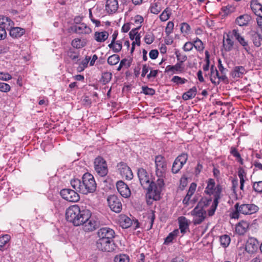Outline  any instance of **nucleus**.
I'll return each instance as SVG.
<instances>
[{"mask_svg":"<svg viewBox=\"0 0 262 262\" xmlns=\"http://www.w3.org/2000/svg\"><path fill=\"white\" fill-rule=\"evenodd\" d=\"M145 42L147 44H151L154 40L153 35L150 34H147L144 37Z\"/></svg>","mask_w":262,"mask_h":262,"instance_id":"obj_61","label":"nucleus"},{"mask_svg":"<svg viewBox=\"0 0 262 262\" xmlns=\"http://www.w3.org/2000/svg\"><path fill=\"white\" fill-rule=\"evenodd\" d=\"M161 7L158 3H154L150 7V12L152 13L157 14L161 11Z\"/></svg>","mask_w":262,"mask_h":262,"instance_id":"obj_47","label":"nucleus"},{"mask_svg":"<svg viewBox=\"0 0 262 262\" xmlns=\"http://www.w3.org/2000/svg\"><path fill=\"white\" fill-rule=\"evenodd\" d=\"M179 224V229L181 232L184 234L189 229V221L185 216H180L178 219Z\"/></svg>","mask_w":262,"mask_h":262,"instance_id":"obj_21","label":"nucleus"},{"mask_svg":"<svg viewBox=\"0 0 262 262\" xmlns=\"http://www.w3.org/2000/svg\"><path fill=\"white\" fill-rule=\"evenodd\" d=\"M246 72L245 69L242 66L235 67L232 73V76L234 78L242 77Z\"/></svg>","mask_w":262,"mask_h":262,"instance_id":"obj_28","label":"nucleus"},{"mask_svg":"<svg viewBox=\"0 0 262 262\" xmlns=\"http://www.w3.org/2000/svg\"><path fill=\"white\" fill-rule=\"evenodd\" d=\"M72 46L76 49H80L83 47L85 46L84 43L80 39L76 38L72 41Z\"/></svg>","mask_w":262,"mask_h":262,"instance_id":"obj_40","label":"nucleus"},{"mask_svg":"<svg viewBox=\"0 0 262 262\" xmlns=\"http://www.w3.org/2000/svg\"><path fill=\"white\" fill-rule=\"evenodd\" d=\"M225 35L226 36H224L223 42V49H222L223 53L224 50L225 51H229V34L226 33Z\"/></svg>","mask_w":262,"mask_h":262,"instance_id":"obj_32","label":"nucleus"},{"mask_svg":"<svg viewBox=\"0 0 262 262\" xmlns=\"http://www.w3.org/2000/svg\"><path fill=\"white\" fill-rule=\"evenodd\" d=\"M220 242L221 245L223 247H227L229 245V236L226 234L221 236L220 237Z\"/></svg>","mask_w":262,"mask_h":262,"instance_id":"obj_42","label":"nucleus"},{"mask_svg":"<svg viewBox=\"0 0 262 262\" xmlns=\"http://www.w3.org/2000/svg\"><path fill=\"white\" fill-rule=\"evenodd\" d=\"M156 174L158 178H164L167 170V163L164 158L161 156L155 157Z\"/></svg>","mask_w":262,"mask_h":262,"instance_id":"obj_6","label":"nucleus"},{"mask_svg":"<svg viewBox=\"0 0 262 262\" xmlns=\"http://www.w3.org/2000/svg\"><path fill=\"white\" fill-rule=\"evenodd\" d=\"M215 181L213 179H209L208 180L207 186L205 190V192L209 195L213 194L214 195V201L212 203L211 208L208 210L209 216H212L214 214L218 204V200L220 199V195L222 192V188L220 185L215 187Z\"/></svg>","mask_w":262,"mask_h":262,"instance_id":"obj_3","label":"nucleus"},{"mask_svg":"<svg viewBox=\"0 0 262 262\" xmlns=\"http://www.w3.org/2000/svg\"><path fill=\"white\" fill-rule=\"evenodd\" d=\"M142 89V92L145 95L152 96L155 94V90L154 89L149 88L147 86H143Z\"/></svg>","mask_w":262,"mask_h":262,"instance_id":"obj_48","label":"nucleus"},{"mask_svg":"<svg viewBox=\"0 0 262 262\" xmlns=\"http://www.w3.org/2000/svg\"><path fill=\"white\" fill-rule=\"evenodd\" d=\"M141 26H139L135 29H132L129 33V38L131 40H134L135 37L137 36V35H139V33L138 32V30L140 28Z\"/></svg>","mask_w":262,"mask_h":262,"instance_id":"obj_57","label":"nucleus"},{"mask_svg":"<svg viewBox=\"0 0 262 262\" xmlns=\"http://www.w3.org/2000/svg\"><path fill=\"white\" fill-rule=\"evenodd\" d=\"M25 29L20 27H12L9 30V34L13 38H18L25 34Z\"/></svg>","mask_w":262,"mask_h":262,"instance_id":"obj_25","label":"nucleus"},{"mask_svg":"<svg viewBox=\"0 0 262 262\" xmlns=\"http://www.w3.org/2000/svg\"><path fill=\"white\" fill-rule=\"evenodd\" d=\"M91 59V57L86 56L84 60H83L81 62V65L82 66L81 67V70H84V68H86L88 64Z\"/></svg>","mask_w":262,"mask_h":262,"instance_id":"obj_64","label":"nucleus"},{"mask_svg":"<svg viewBox=\"0 0 262 262\" xmlns=\"http://www.w3.org/2000/svg\"><path fill=\"white\" fill-rule=\"evenodd\" d=\"M237 40L239 43L244 47V49L246 51V52L249 53L250 48L249 47L248 42L245 41L244 38L241 36Z\"/></svg>","mask_w":262,"mask_h":262,"instance_id":"obj_45","label":"nucleus"},{"mask_svg":"<svg viewBox=\"0 0 262 262\" xmlns=\"http://www.w3.org/2000/svg\"><path fill=\"white\" fill-rule=\"evenodd\" d=\"M122 48V42L120 40L115 41L114 44V48H113V51L115 53H118L120 52Z\"/></svg>","mask_w":262,"mask_h":262,"instance_id":"obj_55","label":"nucleus"},{"mask_svg":"<svg viewBox=\"0 0 262 262\" xmlns=\"http://www.w3.org/2000/svg\"><path fill=\"white\" fill-rule=\"evenodd\" d=\"M119 60V56L117 54H113L108 58L107 62L109 64L113 66L117 64Z\"/></svg>","mask_w":262,"mask_h":262,"instance_id":"obj_35","label":"nucleus"},{"mask_svg":"<svg viewBox=\"0 0 262 262\" xmlns=\"http://www.w3.org/2000/svg\"><path fill=\"white\" fill-rule=\"evenodd\" d=\"M78 193V191L75 189L72 190L69 188L62 189L60 192V195L63 199L71 202H77L80 200Z\"/></svg>","mask_w":262,"mask_h":262,"instance_id":"obj_9","label":"nucleus"},{"mask_svg":"<svg viewBox=\"0 0 262 262\" xmlns=\"http://www.w3.org/2000/svg\"><path fill=\"white\" fill-rule=\"evenodd\" d=\"M193 47L198 51H202L204 49V46L203 42L198 38H196L195 40L193 41Z\"/></svg>","mask_w":262,"mask_h":262,"instance_id":"obj_36","label":"nucleus"},{"mask_svg":"<svg viewBox=\"0 0 262 262\" xmlns=\"http://www.w3.org/2000/svg\"><path fill=\"white\" fill-rule=\"evenodd\" d=\"M206 214V210L205 209L196 206L191 211V214L194 217L193 224L195 225L201 224L205 219Z\"/></svg>","mask_w":262,"mask_h":262,"instance_id":"obj_10","label":"nucleus"},{"mask_svg":"<svg viewBox=\"0 0 262 262\" xmlns=\"http://www.w3.org/2000/svg\"><path fill=\"white\" fill-rule=\"evenodd\" d=\"M178 60H180V62L177 63L174 66H167L165 69V72L175 71H182L183 68L182 67V63L186 60L187 56L186 55H183L182 58H180V53L179 51H176L175 53Z\"/></svg>","mask_w":262,"mask_h":262,"instance_id":"obj_12","label":"nucleus"},{"mask_svg":"<svg viewBox=\"0 0 262 262\" xmlns=\"http://www.w3.org/2000/svg\"><path fill=\"white\" fill-rule=\"evenodd\" d=\"M212 202V198L209 197L203 198L199 201L196 206L205 209Z\"/></svg>","mask_w":262,"mask_h":262,"instance_id":"obj_30","label":"nucleus"},{"mask_svg":"<svg viewBox=\"0 0 262 262\" xmlns=\"http://www.w3.org/2000/svg\"><path fill=\"white\" fill-rule=\"evenodd\" d=\"M193 48V43L192 42H187L185 43L184 47H183V50L186 51H191Z\"/></svg>","mask_w":262,"mask_h":262,"instance_id":"obj_59","label":"nucleus"},{"mask_svg":"<svg viewBox=\"0 0 262 262\" xmlns=\"http://www.w3.org/2000/svg\"><path fill=\"white\" fill-rule=\"evenodd\" d=\"M94 167L96 172L101 177L105 176L108 173V168L105 160L101 157L95 159Z\"/></svg>","mask_w":262,"mask_h":262,"instance_id":"obj_7","label":"nucleus"},{"mask_svg":"<svg viewBox=\"0 0 262 262\" xmlns=\"http://www.w3.org/2000/svg\"><path fill=\"white\" fill-rule=\"evenodd\" d=\"M235 211L232 212L231 217L238 219L239 214H251L257 212L258 210V207L254 204H242L239 206L238 203H236L234 206Z\"/></svg>","mask_w":262,"mask_h":262,"instance_id":"obj_5","label":"nucleus"},{"mask_svg":"<svg viewBox=\"0 0 262 262\" xmlns=\"http://www.w3.org/2000/svg\"><path fill=\"white\" fill-rule=\"evenodd\" d=\"M188 159V155L186 154H182L179 156L176 160L184 165Z\"/></svg>","mask_w":262,"mask_h":262,"instance_id":"obj_46","label":"nucleus"},{"mask_svg":"<svg viewBox=\"0 0 262 262\" xmlns=\"http://www.w3.org/2000/svg\"><path fill=\"white\" fill-rule=\"evenodd\" d=\"M67 220L75 226H82L85 232H91L99 226V223L92 216L91 212L88 209H81L77 205L69 207L66 210Z\"/></svg>","mask_w":262,"mask_h":262,"instance_id":"obj_1","label":"nucleus"},{"mask_svg":"<svg viewBox=\"0 0 262 262\" xmlns=\"http://www.w3.org/2000/svg\"><path fill=\"white\" fill-rule=\"evenodd\" d=\"M10 239V236L8 234H5L0 237V250L8 243Z\"/></svg>","mask_w":262,"mask_h":262,"instance_id":"obj_38","label":"nucleus"},{"mask_svg":"<svg viewBox=\"0 0 262 262\" xmlns=\"http://www.w3.org/2000/svg\"><path fill=\"white\" fill-rule=\"evenodd\" d=\"M12 78L11 76L7 73L0 72V79L7 81Z\"/></svg>","mask_w":262,"mask_h":262,"instance_id":"obj_62","label":"nucleus"},{"mask_svg":"<svg viewBox=\"0 0 262 262\" xmlns=\"http://www.w3.org/2000/svg\"><path fill=\"white\" fill-rule=\"evenodd\" d=\"M118 221L123 228H127L133 225L130 219L124 214L119 215Z\"/></svg>","mask_w":262,"mask_h":262,"instance_id":"obj_24","label":"nucleus"},{"mask_svg":"<svg viewBox=\"0 0 262 262\" xmlns=\"http://www.w3.org/2000/svg\"><path fill=\"white\" fill-rule=\"evenodd\" d=\"M99 239L114 241L115 236L114 231L108 227L100 228L97 232Z\"/></svg>","mask_w":262,"mask_h":262,"instance_id":"obj_14","label":"nucleus"},{"mask_svg":"<svg viewBox=\"0 0 262 262\" xmlns=\"http://www.w3.org/2000/svg\"><path fill=\"white\" fill-rule=\"evenodd\" d=\"M252 187L255 192L262 193V181L253 182Z\"/></svg>","mask_w":262,"mask_h":262,"instance_id":"obj_41","label":"nucleus"},{"mask_svg":"<svg viewBox=\"0 0 262 262\" xmlns=\"http://www.w3.org/2000/svg\"><path fill=\"white\" fill-rule=\"evenodd\" d=\"M170 14V10L169 9V8H167L160 15V19L162 21H166L169 18Z\"/></svg>","mask_w":262,"mask_h":262,"instance_id":"obj_43","label":"nucleus"},{"mask_svg":"<svg viewBox=\"0 0 262 262\" xmlns=\"http://www.w3.org/2000/svg\"><path fill=\"white\" fill-rule=\"evenodd\" d=\"M118 170L123 177L127 180H131L133 178V174L130 168L124 163L120 162L117 165Z\"/></svg>","mask_w":262,"mask_h":262,"instance_id":"obj_16","label":"nucleus"},{"mask_svg":"<svg viewBox=\"0 0 262 262\" xmlns=\"http://www.w3.org/2000/svg\"><path fill=\"white\" fill-rule=\"evenodd\" d=\"M252 39L255 46L257 47L260 46V40H262V36L261 35L257 32H254L252 35Z\"/></svg>","mask_w":262,"mask_h":262,"instance_id":"obj_31","label":"nucleus"},{"mask_svg":"<svg viewBox=\"0 0 262 262\" xmlns=\"http://www.w3.org/2000/svg\"><path fill=\"white\" fill-rule=\"evenodd\" d=\"M258 246V242L255 238L249 237L247 241L244 249L246 253L253 254L257 251Z\"/></svg>","mask_w":262,"mask_h":262,"instance_id":"obj_15","label":"nucleus"},{"mask_svg":"<svg viewBox=\"0 0 262 262\" xmlns=\"http://www.w3.org/2000/svg\"><path fill=\"white\" fill-rule=\"evenodd\" d=\"M216 76L217 77L218 76V71L216 69H214L213 66H212L211 67L210 80L213 83L219 84V81L218 80L216 81Z\"/></svg>","mask_w":262,"mask_h":262,"instance_id":"obj_34","label":"nucleus"},{"mask_svg":"<svg viewBox=\"0 0 262 262\" xmlns=\"http://www.w3.org/2000/svg\"><path fill=\"white\" fill-rule=\"evenodd\" d=\"M183 165L179 161H177L175 159L171 168V171L173 173H178L180 170L182 168Z\"/></svg>","mask_w":262,"mask_h":262,"instance_id":"obj_39","label":"nucleus"},{"mask_svg":"<svg viewBox=\"0 0 262 262\" xmlns=\"http://www.w3.org/2000/svg\"><path fill=\"white\" fill-rule=\"evenodd\" d=\"M11 89L10 86L6 83L0 82V91L2 92H8Z\"/></svg>","mask_w":262,"mask_h":262,"instance_id":"obj_54","label":"nucleus"},{"mask_svg":"<svg viewBox=\"0 0 262 262\" xmlns=\"http://www.w3.org/2000/svg\"><path fill=\"white\" fill-rule=\"evenodd\" d=\"M70 184L73 189L83 194L93 193L97 187L94 178L90 173H84L82 177V180L77 178L72 179L70 181Z\"/></svg>","mask_w":262,"mask_h":262,"instance_id":"obj_2","label":"nucleus"},{"mask_svg":"<svg viewBox=\"0 0 262 262\" xmlns=\"http://www.w3.org/2000/svg\"><path fill=\"white\" fill-rule=\"evenodd\" d=\"M118 9L117 0H106L105 11L108 14L115 13Z\"/></svg>","mask_w":262,"mask_h":262,"instance_id":"obj_18","label":"nucleus"},{"mask_svg":"<svg viewBox=\"0 0 262 262\" xmlns=\"http://www.w3.org/2000/svg\"><path fill=\"white\" fill-rule=\"evenodd\" d=\"M132 60L133 59L132 58L129 59L124 58L121 60V61L120 62V64H121V66H122V67L127 69L129 67H130Z\"/></svg>","mask_w":262,"mask_h":262,"instance_id":"obj_50","label":"nucleus"},{"mask_svg":"<svg viewBox=\"0 0 262 262\" xmlns=\"http://www.w3.org/2000/svg\"><path fill=\"white\" fill-rule=\"evenodd\" d=\"M112 74L110 72H104L102 73L101 81L105 84L109 82L112 79Z\"/></svg>","mask_w":262,"mask_h":262,"instance_id":"obj_37","label":"nucleus"},{"mask_svg":"<svg viewBox=\"0 0 262 262\" xmlns=\"http://www.w3.org/2000/svg\"><path fill=\"white\" fill-rule=\"evenodd\" d=\"M230 154L235 158L236 160L241 164H243V159L241 157V154L236 150L235 147H231L230 149Z\"/></svg>","mask_w":262,"mask_h":262,"instance_id":"obj_33","label":"nucleus"},{"mask_svg":"<svg viewBox=\"0 0 262 262\" xmlns=\"http://www.w3.org/2000/svg\"><path fill=\"white\" fill-rule=\"evenodd\" d=\"M73 30L74 32L79 34H89L92 32L91 28L84 23L75 25Z\"/></svg>","mask_w":262,"mask_h":262,"instance_id":"obj_20","label":"nucleus"},{"mask_svg":"<svg viewBox=\"0 0 262 262\" xmlns=\"http://www.w3.org/2000/svg\"><path fill=\"white\" fill-rule=\"evenodd\" d=\"M248 228V224L246 222H241L235 227V231L239 235L244 234Z\"/></svg>","mask_w":262,"mask_h":262,"instance_id":"obj_26","label":"nucleus"},{"mask_svg":"<svg viewBox=\"0 0 262 262\" xmlns=\"http://www.w3.org/2000/svg\"><path fill=\"white\" fill-rule=\"evenodd\" d=\"M14 25V23L11 19L6 16L0 15V28L6 31H9L10 29Z\"/></svg>","mask_w":262,"mask_h":262,"instance_id":"obj_19","label":"nucleus"},{"mask_svg":"<svg viewBox=\"0 0 262 262\" xmlns=\"http://www.w3.org/2000/svg\"><path fill=\"white\" fill-rule=\"evenodd\" d=\"M171 81L174 83L183 84L185 83L187 80L185 78H182L178 76H174L172 78Z\"/></svg>","mask_w":262,"mask_h":262,"instance_id":"obj_56","label":"nucleus"},{"mask_svg":"<svg viewBox=\"0 0 262 262\" xmlns=\"http://www.w3.org/2000/svg\"><path fill=\"white\" fill-rule=\"evenodd\" d=\"M107 202L108 206L112 211L119 213L122 210V203L120 200L116 195H112L108 196Z\"/></svg>","mask_w":262,"mask_h":262,"instance_id":"obj_13","label":"nucleus"},{"mask_svg":"<svg viewBox=\"0 0 262 262\" xmlns=\"http://www.w3.org/2000/svg\"><path fill=\"white\" fill-rule=\"evenodd\" d=\"M250 7L255 15H262V5L257 0H251Z\"/></svg>","mask_w":262,"mask_h":262,"instance_id":"obj_22","label":"nucleus"},{"mask_svg":"<svg viewBox=\"0 0 262 262\" xmlns=\"http://www.w3.org/2000/svg\"><path fill=\"white\" fill-rule=\"evenodd\" d=\"M138 177L141 186L148 192L149 188L151 187L149 174L145 169L143 168H140L138 170Z\"/></svg>","mask_w":262,"mask_h":262,"instance_id":"obj_8","label":"nucleus"},{"mask_svg":"<svg viewBox=\"0 0 262 262\" xmlns=\"http://www.w3.org/2000/svg\"><path fill=\"white\" fill-rule=\"evenodd\" d=\"M196 94V88L195 86H193L191 89H189L188 91L184 93L183 94L182 98L184 100H187L190 99L194 98Z\"/></svg>","mask_w":262,"mask_h":262,"instance_id":"obj_29","label":"nucleus"},{"mask_svg":"<svg viewBox=\"0 0 262 262\" xmlns=\"http://www.w3.org/2000/svg\"><path fill=\"white\" fill-rule=\"evenodd\" d=\"M108 37V33L106 31L95 32L94 38L97 42H104Z\"/></svg>","mask_w":262,"mask_h":262,"instance_id":"obj_27","label":"nucleus"},{"mask_svg":"<svg viewBox=\"0 0 262 262\" xmlns=\"http://www.w3.org/2000/svg\"><path fill=\"white\" fill-rule=\"evenodd\" d=\"M190 30V26L186 23L181 24V31L182 33H188Z\"/></svg>","mask_w":262,"mask_h":262,"instance_id":"obj_58","label":"nucleus"},{"mask_svg":"<svg viewBox=\"0 0 262 262\" xmlns=\"http://www.w3.org/2000/svg\"><path fill=\"white\" fill-rule=\"evenodd\" d=\"M98 250L103 252H112L115 250V245L114 241L98 239L96 242Z\"/></svg>","mask_w":262,"mask_h":262,"instance_id":"obj_11","label":"nucleus"},{"mask_svg":"<svg viewBox=\"0 0 262 262\" xmlns=\"http://www.w3.org/2000/svg\"><path fill=\"white\" fill-rule=\"evenodd\" d=\"M115 262H129V257L125 254L117 255L115 257Z\"/></svg>","mask_w":262,"mask_h":262,"instance_id":"obj_44","label":"nucleus"},{"mask_svg":"<svg viewBox=\"0 0 262 262\" xmlns=\"http://www.w3.org/2000/svg\"><path fill=\"white\" fill-rule=\"evenodd\" d=\"M116 187L119 193L124 198H127L130 195L131 192L128 186L123 181H118Z\"/></svg>","mask_w":262,"mask_h":262,"instance_id":"obj_17","label":"nucleus"},{"mask_svg":"<svg viewBox=\"0 0 262 262\" xmlns=\"http://www.w3.org/2000/svg\"><path fill=\"white\" fill-rule=\"evenodd\" d=\"M68 55L72 60H76L79 57V53L70 49L68 52Z\"/></svg>","mask_w":262,"mask_h":262,"instance_id":"obj_51","label":"nucleus"},{"mask_svg":"<svg viewBox=\"0 0 262 262\" xmlns=\"http://www.w3.org/2000/svg\"><path fill=\"white\" fill-rule=\"evenodd\" d=\"M229 13V8L228 6L223 7L221 11L220 12L219 15L221 16V18L223 19L225 17H227Z\"/></svg>","mask_w":262,"mask_h":262,"instance_id":"obj_49","label":"nucleus"},{"mask_svg":"<svg viewBox=\"0 0 262 262\" xmlns=\"http://www.w3.org/2000/svg\"><path fill=\"white\" fill-rule=\"evenodd\" d=\"M174 24L172 21H169L165 28V33L167 36L169 35L173 31Z\"/></svg>","mask_w":262,"mask_h":262,"instance_id":"obj_52","label":"nucleus"},{"mask_svg":"<svg viewBox=\"0 0 262 262\" xmlns=\"http://www.w3.org/2000/svg\"><path fill=\"white\" fill-rule=\"evenodd\" d=\"M251 20V17L248 14H244L237 17L235 23L239 26H247Z\"/></svg>","mask_w":262,"mask_h":262,"instance_id":"obj_23","label":"nucleus"},{"mask_svg":"<svg viewBox=\"0 0 262 262\" xmlns=\"http://www.w3.org/2000/svg\"><path fill=\"white\" fill-rule=\"evenodd\" d=\"M164 182L163 178H159L156 183L151 182V187L147 192L146 197L155 201L160 199V194L164 187Z\"/></svg>","mask_w":262,"mask_h":262,"instance_id":"obj_4","label":"nucleus"},{"mask_svg":"<svg viewBox=\"0 0 262 262\" xmlns=\"http://www.w3.org/2000/svg\"><path fill=\"white\" fill-rule=\"evenodd\" d=\"M148 219L149 220L150 225L148 229L149 230L152 228L155 219V211H151V212L148 214Z\"/></svg>","mask_w":262,"mask_h":262,"instance_id":"obj_53","label":"nucleus"},{"mask_svg":"<svg viewBox=\"0 0 262 262\" xmlns=\"http://www.w3.org/2000/svg\"><path fill=\"white\" fill-rule=\"evenodd\" d=\"M196 187V185L194 183H192L190 184V186L189 187V190L187 192V193L188 195H190L191 196L194 193L195 189Z\"/></svg>","mask_w":262,"mask_h":262,"instance_id":"obj_60","label":"nucleus"},{"mask_svg":"<svg viewBox=\"0 0 262 262\" xmlns=\"http://www.w3.org/2000/svg\"><path fill=\"white\" fill-rule=\"evenodd\" d=\"M238 176L240 179V181H244V177L246 176L245 170L242 167H239L238 169Z\"/></svg>","mask_w":262,"mask_h":262,"instance_id":"obj_63","label":"nucleus"}]
</instances>
